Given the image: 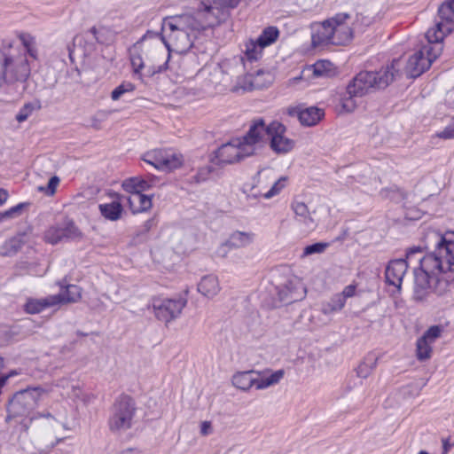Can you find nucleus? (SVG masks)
Here are the masks:
<instances>
[{
    "label": "nucleus",
    "mask_w": 454,
    "mask_h": 454,
    "mask_svg": "<svg viewBox=\"0 0 454 454\" xmlns=\"http://www.w3.org/2000/svg\"><path fill=\"white\" fill-rule=\"evenodd\" d=\"M302 107L301 106H288L286 108L283 113L286 114L289 116H299V113H301Z\"/></svg>",
    "instance_id": "obj_52"
},
{
    "label": "nucleus",
    "mask_w": 454,
    "mask_h": 454,
    "mask_svg": "<svg viewBox=\"0 0 454 454\" xmlns=\"http://www.w3.org/2000/svg\"><path fill=\"white\" fill-rule=\"evenodd\" d=\"M241 68L242 59H234L232 61L224 62L222 66L214 69L212 74L214 80L212 82L227 87Z\"/></svg>",
    "instance_id": "obj_18"
},
{
    "label": "nucleus",
    "mask_w": 454,
    "mask_h": 454,
    "mask_svg": "<svg viewBox=\"0 0 454 454\" xmlns=\"http://www.w3.org/2000/svg\"><path fill=\"white\" fill-rule=\"evenodd\" d=\"M213 433V427L210 421H203L200 423V434L203 436L209 435Z\"/></svg>",
    "instance_id": "obj_51"
},
{
    "label": "nucleus",
    "mask_w": 454,
    "mask_h": 454,
    "mask_svg": "<svg viewBox=\"0 0 454 454\" xmlns=\"http://www.w3.org/2000/svg\"><path fill=\"white\" fill-rule=\"evenodd\" d=\"M144 55L150 75L166 69L170 51L165 44V38L159 34L148 32L136 45Z\"/></svg>",
    "instance_id": "obj_5"
},
{
    "label": "nucleus",
    "mask_w": 454,
    "mask_h": 454,
    "mask_svg": "<svg viewBox=\"0 0 454 454\" xmlns=\"http://www.w3.org/2000/svg\"><path fill=\"white\" fill-rule=\"evenodd\" d=\"M33 110L32 106L26 105L16 115V120L19 122H22L27 119V117L31 114Z\"/></svg>",
    "instance_id": "obj_50"
},
{
    "label": "nucleus",
    "mask_w": 454,
    "mask_h": 454,
    "mask_svg": "<svg viewBox=\"0 0 454 454\" xmlns=\"http://www.w3.org/2000/svg\"><path fill=\"white\" fill-rule=\"evenodd\" d=\"M239 0H203V10H199L203 13L202 17L207 20L212 16L216 20L215 26L225 21L229 17V9L235 8Z\"/></svg>",
    "instance_id": "obj_14"
},
{
    "label": "nucleus",
    "mask_w": 454,
    "mask_h": 454,
    "mask_svg": "<svg viewBox=\"0 0 454 454\" xmlns=\"http://www.w3.org/2000/svg\"><path fill=\"white\" fill-rule=\"evenodd\" d=\"M62 229L65 239L74 240L82 238V232L72 221H67Z\"/></svg>",
    "instance_id": "obj_38"
},
{
    "label": "nucleus",
    "mask_w": 454,
    "mask_h": 454,
    "mask_svg": "<svg viewBox=\"0 0 454 454\" xmlns=\"http://www.w3.org/2000/svg\"><path fill=\"white\" fill-rule=\"evenodd\" d=\"M156 179H145L141 176L130 177L122 182V188L129 193L140 192L152 188L155 184Z\"/></svg>",
    "instance_id": "obj_25"
},
{
    "label": "nucleus",
    "mask_w": 454,
    "mask_h": 454,
    "mask_svg": "<svg viewBox=\"0 0 454 454\" xmlns=\"http://www.w3.org/2000/svg\"><path fill=\"white\" fill-rule=\"evenodd\" d=\"M3 68L7 75L6 81L11 82L25 81L30 72L27 60L22 57L16 59L11 57H4Z\"/></svg>",
    "instance_id": "obj_16"
},
{
    "label": "nucleus",
    "mask_w": 454,
    "mask_h": 454,
    "mask_svg": "<svg viewBox=\"0 0 454 454\" xmlns=\"http://www.w3.org/2000/svg\"><path fill=\"white\" fill-rule=\"evenodd\" d=\"M377 363L378 357L374 354L368 355L356 369L358 377L367 378L376 368Z\"/></svg>",
    "instance_id": "obj_33"
},
{
    "label": "nucleus",
    "mask_w": 454,
    "mask_h": 454,
    "mask_svg": "<svg viewBox=\"0 0 454 454\" xmlns=\"http://www.w3.org/2000/svg\"><path fill=\"white\" fill-rule=\"evenodd\" d=\"M264 134L270 140V148L277 153H286L294 146V141L285 136L286 127L278 122L272 121L269 126L264 125Z\"/></svg>",
    "instance_id": "obj_15"
},
{
    "label": "nucleus",
    "mask_w": 454,
    "mask_h": 454,
    "mask_svg": "<svg viewBox=\"0 0 454 454\" xmlns=\"http://www.w3.org/2000/svg\"><path fill=\"white\" fill-rule=\"evenodd\" d=\"M27 206L28 204L27 203H20L10 209L4 211L3 214L4 221L6 222L20 217Z\"/></svg>",
    "instance_id": "obj_41"
},
{
    "label": "nucleus",
    "mask_w": 454,
    "mask_h": 454,
    "mask_svg": "<svg viewBox=\"0 0 454 454\" xmlns=\"http://www.w3.org/2000/svg\"><path fill=\"white\" fill-rule=\"evenodd\" d=\"M4 71L3 72L2 69H0V89L2 88L5 79H4Z\"/></svg>",
    "instance_id": "obj_64"
},
{
    "label": "nucleus",
    "mask_w": 454,
    "mask_h": 454,
    "mask_svg": "<svg viewBox=\"0 0 454 454\" xmlns=\"http://www.w3.org/2000/svg\"><path fill=\"white\" fill-rule=\"evenodd\" d=\"M256 182L253 189L259 188L257 195L265 199H270L278 194L286 186V177L283 176L276 180L274 171L266 168L258 172Z\"/></svg>",
    "instance_id": "obj_12"
},
{
    "label": "nucleus",
    "mask_w": 454,
    "mask_h": 454,
    "mask_svg": "<svg viewBox=\"0 0 454 454\" xmlns=\"http://www.w3.org/2000/svg\"><path fill=\"white\" fill-rule=\"evenodd\" d=\"M273 284L279 301L286 303L301 300L307 293V288L301 278L294 275L290 269L286 267H282L275 270Z\"/></svg>",
    "instance_id": "obj_6"
},
{
    "label": "nucleus",
    "mask_w": 454,
    "mask_h": 454,
    "mask_svg": "<svg viewBox=\"0 0 454 454\" xmlns=\"http://www.w3.org/2000/svg\"><path fill=\"white\" fill-rule=\"evenodd\" d=\"M8 198V192L4 190L0 189V205L4 204Z\"/></svg>",
    "instance_id": "obj_60"
},
{
    "label": "nucleus",
    "mask_w": 454,
    "mask_h": 454,
    "mask_svg": "<svg viewBox=\"0 0 454 454\" xmlns=\"http://www.w3.org/2000/svg\"><path fill=\"white\" fill-rule=\"evenodd\" d=\"M437 137L443 139L454 138V117L451 119L450 124L446 126L443 130L437 133Z\"/></svg>",
    "instance_id": "obj_49"
},
{
    "label": "nucleus",
    "mask_w": 454,
    "mask_h": 454,
    "mask_svg": "<svg viewBox=\"0 0 454 454\" xmlns=\"http://www.w3.org/2000/svg\"><path fill=\"white\" fill-rule=\"evenodd\" d=\"M336 68L332 62L326 59H320L314 63L315 78H331L336 74Z\"/></svg>",
    "instance_id": "obj_30"
},
{
    "label": "nucleus",
    "mask_w": 454,
    "mask_h": 454,
    "mask_svg": "<svg viewBox=\"0 0 454 454\" xmlns=\"http://www.w3.org/2000/svg\"><path fill=\"white\" fill-rule=\"evenodd\" d=\"M427 44L411 55L405 67V72L408 76L415 78L427 70L432 63L442 52V41H433L427 38Z\"/></svg>",
    "instance_id": "obj_7"
},
{
    "label": "nucleus",
    "mask_w": 454,
    "mask_h": 454,
    "mask_svg": "<svg viewBox=\"0 0 454 454\" xmlns=\"http://www.w3.org/2000/svg\"><path fill=\"white\" fill-rule=\"evenodd\" d=\"M37 417L44 419L46 420L45 424L51 427L52 429H57L59 427L67 429V414L66 411H64L61 414H59L58 418H55L50 412L40 413Z\"/></svg>",
    "instance_id": "obj_32"
},
{
    "label": "nucleus",
    "mask_w": 454,
    "mask_h": 454,
    "mask_svg": "<svg viewBox=\"0 0 454 454\" xmlns=\"http://www.w3.org/2000/svg\"><path fill=\"white\" fill-rule=\"evenodd\" d=\"M239 82L241 84H246V83H247L248 80H244V76H242V77L237 76V81H236V83L234 85H236Z\"/></svg>",
    "instance_id": "obj_63"
},
{
    "label": "nucleus",
    "mask_w": 454,
    "mask_h": 454,
    "mask_svg": "<svg viewBox=\"0 0 454 454\" xmlns=\"http://www.w3.org/2000/svg\"><path fill=\"white\" fill-rule=\"evenodd\" d=\"M137 52H134L131 55L130 61L135 74H139L144 67H147V64L144 55L139 50H136Z\"/></svg>",
    "instance_id": "obj_40"
},
{
    "label": "nucleus",
    "mask_w": 454,
    "mask_h": 454,
    "mask_svg": "<svg viewBox=\"0 0 454 454\" xmlns=\"http://www.w3.org/2000/svg\"><path fill=\"white\" fill-rule=\"evenodd\" d=\"M293 209L297 216L301 219H307L309 215L308 206L301 201H294L293 204Z\"/></svg>",
    "instance_id": "obj_45"
},
{
    "label": "nucleus",
    "mask_w": 454,
    "mask_h": 454,
    "mask_svg": "<svg viewBox=\"0 0 454 454\" xmlns=\"http://www.w3.org/2000/svg\"><path fill=\"white\" fill-rule=\"evenodd\" d=\"M264 131L263 121H254L245 137L233 139L217 150L216 157L219 162L233 164L253 155L256 150V145L262 140Z\"/></svg>",
    "instance_id": "obj_4"
},
{
    "label": "nucleus",
    "mask_w": 454,
    "mask_h": 454,
    "mask_svg": "<svg viewBox=\"0 0 454 454\" xmlns=\"http://www.w3.org/2000/svg\"><path fill=\"white\" fill-rule=\"evenodd\" d=\"M442 332V328L441 326L433 325L424 333L421 338L433 344L441 336Z\"/></svg>",
    "instance_id": "obj_43"
},
{
    "label": "nucleus",
    "mask_w": 454,
    "mask_h": 454,
    "mask_svg": "<svg viewBox=\"0 0 454 454\" xmlns=\"http://www.w3.org/2000/svg\"><path fill=\"white\" fill-rule=\"evenodd\" d=\"M197 290L204 297L213 298L221 291L218 278L215 275H207L198 283Z\"/></svg>",
    "instance_id": "obj_24"
},
{
    "label": "nucleus",
    "mask_w": 454,
    "mask_h": 454,
    "mask_svg": "<svg viewBox=\"0 0 454 454\" xmlns=\"http://www.w3.org/2000/svg\"><path fill=\"white\" fill-rule=\"evenodd\" d=\"M21 40L23 42V44L26 46V48H29L30 46H33L34 44V39L30 36H22Z\"/></svg>",
    "instance_id": "obj_59"
},
{
    "label": "nucleus",
    "mask_w": 454,
    "mask_h": 454,
    "mask_svg": "<svg viewBox=\"0 0 454 454\" xmlns=\"http://www.w3.org/2000/svg\"><path fill=\"white\" fill-rule=\"evenodd\" d=\"M408 269V262L404 259H395L389 262L386 268V280L400 292L403 278Z\"/></svg>",
    "instance_id": "obj_20"
},
{
    "label": "nucleus",
    "mask_w": 454,
    "mask_h": 454,
    "mask_svg": "<svg viewBox=\"0 0 454 454\" xmlns=\"http://www.w3.org/2000/svg\"><path fill=\"white\" fill-rule=\"evenodd\" d=\"M134 90V84L131 82H123L112 91L111 98L113 100H118L124 93L132 92Z\"/></svg>",
    "instance_id": "obj_42"
},
{
    "label": "nucleus",
    "mask_w": 454,
    "mask_h": 454,
    "mask_svg": "<svg viewBox=\"0 0 454 454\" xmlns=\"http://www.w3.org/2000/svg\"><path fill=\"white\" fill-rule=\"evenodd\" d=\"M442 454H447L450 450L453 447L454 443L450 442L449 438L442 440Z\"/></svg>",
    "instance_id": "obj_55"
},
{
    "label": "nucleus",
    "mask_w": 454,
    "mask_h": 454,
    "mask_svg": "<svg viewBox=\"0 0 454 454\" xmlns=\"http://www.w3.org/2000/svg\"><path fill=\"white\" fill-rule=\"evenodd\" d=\"M255 373L259 376L258 378H255V388L258 390L265 389L278 384L285 376V371L283 369L275 372L270 370L255 372Z\"/></svg>",
    "instance_id": "obj_21"
},
{
    "label": "nucleus",
    "mask_w": 454,
    "mask_h": 454,
    "mask_svg": "<svg viewBox=\"0 0 454 454\" xmlns=\"http://www.w3.org/2000/svg\"><path fill=\"white\" fill-rule=\"evenodd\" d=\"M143 160L157 169L168 171L180 168L184 162L182 155L163 150L147 152Z\"/></svg>",
    "instance_id": "obj_13"
},
{
    "label": "nucleus",
    "mask_w": 454,
    "mask_h": 454,
    "mask_svg": "<svg viewBox=\"0 0 454 454\" xmlns=\"http://www.w3.org/2000/svg\"><path fill=\"white\" fill-rule=\"evenodd\" d=\"M244 80H248L247 83L241 84L239 82L231 88L232 92L252 90L254 89H263L268 87L273 82V75L270 72L259 70L255 74H245Z\"/></svg>",
    "instance_id": "obj_17"
},
{
    "label": "nucleus",
    "mask_w": 454,
    "mask_h": 454,
    "mask_svg": "<svg viewBox=\"0 0 454 454\" xmlns=\"http://www.w3.org/2000/svg\"><path fill=\"white\" fill-rule=\"evenodd\" d=\"M44 239L48 243L52 245L64 240L62 226H52L49 228L44 234Z\"/></svg>",
    "instance_id": "obj_37"
},
{
    "label": "nucleus",
    "mask_w": 454,
    "mask_h": 454,
    "mask_svg": "<svg viewBox=\"0 0 454 454\" xmlns=\"http://www.w3.org/2000/svg\"><path fill=\"white\" fill-rule=\"evenodd\" d=\"M59 184V178L56 176H52L46 187L40 186L38 188L39 191L44 192L47 195H53L56 192L57 186Z\"/></svg>",
    "instance_id": "obj_47"
},
{
    "label": "nucleus",
    "mask_w": 454,
    "mask_h": 454,
    "mask_svg": "<svg viewBox=\"0 0 454 454\" xmlns=\"http://www.w3.org/2000/svg\"><path fill=\"white\" fill-rule=\"evenodd\" d=\"M427 238L434 250L419 258L420 267L414 270L413 298L417 301L442 292L440 274H453L449 278L454 279V232L441 235L432 231Z\"/></svg>",
    "instance_id": "obj_1"
},
{
    "label": "nucleus",
    "mask_w": 454,
    "mask_h": 454,
    "mask_svg": "<svg viewBox=\"0 0 454 454\" xmlns=\"http://www.w3.org/2000/svg\"><path fill=\"white\" fill-rule=\"evenodd\" d=\"M135 413V404L131 397L120 396L113 406L109 427L113 431L127 430L131 427Z\"/></svg>",
    "instance_id": "obj_10"
},
{
    "label": "nucleus",
    "mask_w": 454,
    "mask_h": 454,
    "mask_svg": "<svg viewBox=\"0 0 454 454\" xmlns=\"http://www.w3.org/2000/svg\"><path fill=\"white\" fill-rule=\"evenodd\" d=\"M53 297L59 298V304L77 302L81 299V289L77 286L69 285L66 287V290L59 294L53 295Z\"/></svg>",
    "instance_id": "obj_31"
},
{
    "label": "nucleus",
    "mask_w": 454,
    "mask_h": 454,
    "mask_svg": "<svg viewBox=\"0 0 454 454\" xmlns=\"http://www.w3.org/2000/svg\"><path fill=\"white\" fill-rule=\"evenodd\" d=\"M432 356V344L423 338L417 340V357L419 361L428 360Z\"/></svg>",
    "instance_id": "obj_36"
},
{
    "label": "nucleus",
    "mask_w": 454,
    "mask_h": 454,
    "mask_svg": "<svg viewBox=\"0 0 454 454\" xmlns=\"http://www.w3.org/2000/svg\"><path fill=\"white\" fill-rule=\"evenodd\" d=\"M328 246H329L328 243H323V242L314 243V254L324 252Z\"/></svg>",
    "instance_id": "obj_57"
},
{
    "label": "nucleus",
    "mask_w": 454,
    "mask_h": 454,
    "mask_svg": "<svg viewBox=\"0 0 454 454\" xmlns=\"http://www.w3.org/2000/svg\"><path fill=\"white\" fill-rule=\"evenodd\" d=\"M100 214L107 220L117 221L121 217L123 207L120 200H113L109 203L98 206Z\"/></svg>",
    "instance_id": "obj_29"
},
{
    "label": "nucleus",
    "mask_w": 454,
    "mask_h": 454,
    "mask_svg": "<svg viewBox=\"0 0 454 454\" xmlns=\"http://www.w3.org/2000/svg\"><path fill=\"white\" fill-rule=\"evenodd\" d=\"M348 15H338L331 19V27L333 28L331 44H345L352 37V31L349 26L346 23Z\"/></svg>",
    "instance_id": "obj_19"
},
{
    "label": "nucleus",
    "mask_w": 454,
    "mask_h": 454,
    "mask_svg": "<svg viewBox=\"0 0 454 454\" xmlns=\"http://www.w3.org/2000/svg\"><path fill=\"white\" fill-rule=\"evenodd\" d=\"M212 170L213 168L211 166L200 168L198 173L192 176L193 182L198 184L206 181L209 177Z\"/></svg>",
    "instance_id": "obj_46"
},
{
    "label": "nucleus",
    "mask_w": 454,
    "mask_h": 454,
    "mask_svg": "<svg viewBox=\"0 0 454 454\" xmlns=\"http://www.w3.org/2000/svg\"><path fill=\"white\" fill-rule=\"evenodd\" d=\"M22 245L23 243L20 239L16 237L12 238L0 247V255L7 257L13 256L21 249Z\"/></svg>",
    "instance_id": "obj_34"
},
{
    "label": "nucleus",
    "mask_w": 454,
    "mask_h": 454,
    "mask_svg": "<svg viewBox=\"0 0 454 454\" xmlns=\"http://www.w3.org/2000/svg\"><path fill=\"white\" fill-rule=\"evenodd\" d=\"M298 119L302 125L311 126L312 125V107H308L305 109L302 108L301 113H299Z\"/></svg>",
    "instance_id": "obj_48"
},
{
    "label": "nucleus",
    "mask_w": 454,
    "mask_h": 454,
    "mask_svg": "<svg viewBox=\"0 0 454 454\" xmlns=\"http://www.w3.org/2000/svg\"><path fill=\"white\" fill-rule=\"evenodd\" d=\"M356 293V286L355 285H348L347 286L342 293H340L341 295L344 296V300L346 301L347 298H350L355 295Z\"/></svg>",
    "instance_id": "obj_53"
},
{
    "label": "nucleus",
    "mask_w": 454,
    "mask_h": 454,
    "mask_svg": "<svg viewBox=\"0 0 454 454\" xmlns=\"http://www.w3.org/2000/svg\"><path fill=\"white\" fill-rule=\"evenodd\" d=\"M312 254V245L307 246L304 249L302 256Z\"/></svg>",
    "instance_id": "obj_62"
},
{
    "label": "nucleus",
    "mask_w": 454,
    "mask_h": 454,
    "mask_svg": "<svg viewBox=\"0 0 454 454\" xmlns=\"http://www.w3.org/2000/svg\"><path fill=\"white\" fill-rule=\"evenodd\" d=\"M127 200L133 214L148 211L153 207L152 196L140 192L130 193Z\"/></svg>",
    "instance_id": "obj_26"
},
{
    "label": "nucleus",
    "mask_w": 454,
    "mask_h": 454,
    "mask_svg": "<svg viewBox=\"0 0 454 454\" xmlns=\"http://www.w3.org/2000/svg\"><path fill=\"white\" fill-rule=\"evenodd\" d=\"M324 116L325 112L323 109L314 107V125H316L317 121H320L324 118Z\"/></svg>",
    "instance_id": "obj_54"
},
{
    "label": "nucleus",
    "mask_w": 454,
    "mask_h": 454,
    "mask_svg": "<svg viewBox=\"0 0 454 454\" xmlns=\"http://www.w3.org/2000/svg\"><path fill=\"white\" fill-rule=\"evenodd\" d=\"M203 13H184L168 17L163 20L162 31L165 44L168 51L179 54L186 53L193 45L197 35L217 22L212 16L206 20Z\"/></svg>",
    "instance_id": "obj_2"
},
{
    "label": "nucleus",
    "mask_w": 454,
    "mask_h": 454,
    "mask_svg": "<svg viewBox=\"0 0 454 454\" xmlns=\"http://www.w3.org/2000/svg\"><path fill=\"white\" fill-rule=\"evenodd\" d=\"M186 302V299L182 297L156 296L152 299L151 306L157 319L168 323L179 317Z\"/></svg>",
    "instance_id": "obj_11"
},
{
    "label": "nucleus",
    "mask_w": 454,
    "mask_h": 454,
    "mask_svg": "<svg viewBox=\"0 0 454 454\" xmlns=\"http://www.w3.org/2000/svg\"><path fill=\"white\" fill-rule=\"evenodd\" d=\"M278 37V30L274 27H269L263 30L262 35L256 39L261 47H266L273 43Z\"/></svg>",
    "instance_id": "obj_35"
},
{
    "label": "nucleus",
    "mask_w": 454,
    "mask_h": 454,
    "mask_svg": "<svg viewBox=\"0 0 454 454\" xmlns=\"http://www.w3.org/2000/svg\"><path fill=\"white\" fill-rule=\"evenodd\" d=\"M254 239V234L253 232L234 231L230 235L225 245L231 248H241L253 243Z\"/></svg>",
    "instance_id": "obj_28"
},
{
    "label": "nucleus",
    "mask_w": 454,
    "mask_h": 454,
    "mask_svg": "<svg viewBox=\"0 0 454 454\" xmlns=\"http://www.w3.org/2000/svg\"><path fill=\"white\" fill-rule=\"evenodd\" d=\"M254 371L237 372L231 377L232 385L242 391H248L253 386L255 387V378H253Z\"/></svg>",
    "instance_id": "obj_27"
},
{
    "label": "nucleus",
    "mask_w": 454,
    "mask_h": 454,
    "mask_svg": "<svg viewBox=\"0 0 454 454\" xmlns=\"http://www.w3.org/2000/svg\"><path fill=\"white\" fill-rule=\"evenodd\" d=\"M58 304H59V300L57 297H53V295L40 299L30 298L27 299L25 303L24 310L28 314H37L46 308L53 307Z\"/></svg>",
    "instance_id": "obj_23"
},
{
    "label": "nucleus",
    "mask_w": 454,
    "mask_h": 454,
    "mask_svg": "<svg viewBox=\"0 0 454 454\" xmlns=\"http://www.w3.org/2000/svg\"><path fill=\"white\" fill-rule=\"evenodd\" d=\"M418 253H420L419 247L410 248L406 254L407 260L411 261L413 259V257L415 256V254Z\"/></svg>",
    "instance_id": "obj_58"
},
{
    "label": "nucleus",
    "mask_w": 454,
    "mask_h": 454,
    "mask_svg": "<svg viewBox=\"0 0 454 454\" xmlns=\"http://www.w3.org/2000/svg\"><path fill=\"white\" fill-rule=\"evenodd\" d=\"M46 394V390L42 387L27 388L17 392L9 402L7 419L27 414Z\"/></svg>",
    "instance_id": "obj_8"
},
{
    "label": "nucleus",
    "mask_w": 454,
    "mask_h": 454,
    "mask_svg": "<svg viewBox=\"0 0 454 454\" xmlns=\"http://www.w3.org/2000/svg\"><path fill=\"white\" fill-rule=\"evenodd\" d=\"M345 303L346 301L344 300V296L340 294H337L332 298L329 303L330 309L328 311L340 310L345 306ZM325 311L327 312V309H325Z\"/></svg>",
    "instance_id": "obj_44"
},
{
    "label": "nucleus",
    "mask_w": 454,
    "mask_h": 454,
    "mask_svg": "<svg viewBox=\"0 0 454 454\" xmlns=\"http://www.w3.org/2000/svg\"><path fill=\"white\" fill-rule=\"evenodd\" d=\"M332 33L331 19L314 24V50L331 44Z\"/></svg>",
    "instance_id": "obj_22"
},
{
    "label": "nucleus",
    "mask_w": 454,
    "mask_h": 454,
    "mask_svg": "<svg viewBox=\"0 0 454 454\" xmlns=\"http://www.w3.org/2000/svg\"><path fill=\"white\" fill-rule=\"evenodd\" d=\"M397 194H398L397 191H394V190H390V189H386L381 192V195L383 197L389 198L391 200H395V197L397 196Z\"/></svg>",
    "instance_id": "obj_56"
},
{
    "label": "nucleus",
    "mask_w": 454,
    "mask_h": 454,
    "mask_svg": "<svg viewBox=\"0 0 454 454\" xmlns=\"http://www.w3.org/2000/svg\"><path fill=\"white\" fill-rule=\"evenodd\" d=\"M263 47L260 46V43L257 41L251 40L246 44L245 54L247 58L250 60H255L258 59V56L262 53V50Z\"/></svg>",
    "instance_id": "obj_39"
},
{
    "label": "nucleus",
    "mask_w": 454,
    "mask_h": 454,
    "mask_svg": "<svg viewBox=\"0 0 454 454\" xmlns=\"http://www.w3.org/2000/svg\"><path fill=\"white\" fill-rule=\"evenodd\" d=\"M90 126L95 129H99L101 128L100 121L96 118L91 119Z\"/></svg>",
    "instance_id": "obj_61"
},
{
    "label": "nucleus",
    "mask_w": 454,
    "mask_h": 454,
    "mask_svg": "<svg viewBox=\"0 0 454 454\" xmlns=\"http://www.w3.org/2000/svg\"><path fill=\"white\" fill-rule=\"evenodd\" d=\"M453 30L454 0H447L438 8L434 25L427 31L426 36L433 41L443 40Z\"/></svg>",
    "instance_id": "obj_9"
},
{
    "label": "nucleus",
    "mask_w": 454,
    "mask_h": 454,
    "mask_svg": "<svg viewBox=\"0 0 454 454\" xmlns=\"http://www.w3.org/2000/svg\"><path fill=\"white\" fill-rule=\"evenodd\" d=\"M399 59H395L390 66L379 71L358 73L347 86L346 93L340 100V111L352 113L357 107V98L387 87L399 74Z\"/></svg>",
    "instance_id": "obj_3"
}]
</instances>
